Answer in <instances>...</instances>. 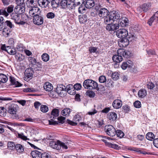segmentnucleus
I'll list each match as a JSON object with an SVG mask.
<instances>
[{
	"mask_svg": "<svg viewBox=\"0 0 158 158\" xmlns=\"http://www.w3.org/2000/svg\"><path fill=\"white\" fill-rule=\"evenodd\" d=\"M108 11L105 8L101 9L99 11L98 15L102 18H104V22L106 23H113L115 20L118 19L120 18L119 14L115 12L110 13L109 15Z\"/></svg>",
	"mask_w": 158,
	"mask_h": 158,
	"instance_id": "f257e3e1",
	"label": "nucleus"
},
{
	"mask_svg": "<svg viewBox=\"0 0 158 158\" xmlns=\"http://www.w3.org/2000/svg\"><path fill=\"white\" fill-rule=\"evenodd\" d=\"M117 54L118 55H114L113 56L112 59L115 62L119 63L123 60V56L127 58L130 56L131 52L123 49L120 48L118 50Z\"/></svg>",
	"mask_w": 158,
	"mask_h": 158,
	"instance_id": "f03ea898",
	"label": "nucleus"
},
{
	"mask_svg": "<svg viewBox=\"0 0 158 158\" xmlns=\"http://www.w3.org/2000/svg\"><path fill=\"white\" fill-rule=\"evenodd\" d=\"M98 83L94 81L91 79H87L84 81L83 86L86 89H94L98 87Z\"/></svg>",
	"mask_w": 158,
	"mask_h": 158,
	"instance_id": "7ed1b4c3",
	"label": "nucleus"
},
{
	"mask_svg": "<svg viewBox=\"0 0 158 158\" xmlns=\"http://www.w3.org/2000/svg\"><path fill=\"white\" fill-rule=\"evenodd\" d=\"M59 115V110L57 109H53L51 113V116L50 117L51 120H49V123L51 125H55L57 124V122L54 121Z\"/></svg>",
	"mask_w": 158,
	"mask_h": 158,
	"instance_id": "20e7f679",
	"label": "nucleus"
},
{
	"mask_svg": "<svg viewBox=\"0 0 158 158\" xmlns=\"http://www.w3.org/2000/svg\"><path fill=\"white\" fill-rule=\"evenodd\" d=\"M105 130L106 133L110 136H113L116 135L115 129L111 125H106L105 127Z\"/></svg>",
	"mask_w": 158,
	"mask_h": 158,
	"instance_id": "39448f33",
	"label": "nucleus"
},
{
	"mask_svg": "<svg viewBox=\"0 0 158 158\" xmlns=\"http://www.w3.org/2000/svg\"><path fill=\"white\" fill-rule=\"evenodd\" d=\"M20 16V15L15 13H13L11 14V19L14 21L16 23L18 24L23 25L25 23L21 21Z\"/></svg>",
	"mask_w": 158,
	"mask_h": 158,
	"instance_id": "423d86ee",
	"label": "nucleus"
},
{
	"mask_svg": "<svg viewBox=\"0 0 158 158\" xmlns=\"http://www.w3.org/2000/svg\"><path fill=\"white\" fill-rule=\"evenodd\" d=\"M158 23V11L148 20L147 23L150 26L156 25Z\"/></svg>",
	"mask_w": 158,
	"mask_h": 158,
	"instance_id": "0eeeda50",
	"label": "nucleus"
},
{
	"mask_svg": "<svg viewBox=\"0 0 158 158\" xmlns=\"http://www.w3.org/2000/svg\"><path fill=\"white\" fill-rule=\"evenodd\" d=\"M41 12V10L39 8L37 7H33L32 6H31V7L29 10L30 15L33 17V16L40 15Z\"/></svg>",
	"mask_w": 158,
	"mask_h": 158,
	"instance_id": "6e6552de",
	"label": "nucleus"
},
{
	"mask_svg": "<svg viewBox=\"0 0 158 158\" xmlns=\"http://www.w3.org/2000/svg\"><path fill=\"white\" fill-rule=\"evenodd\" d=\"M116 34L118 37L120 38H128V31L125 29H122L118 30Z\"/></svg>",
	"mask_w": 158,
	"mask_h": 158,
	"instance_id": "1a4fd4ad",
	"label": "nucleus"
},
{
	"mask_svg": "<svg viewBox=\"0 0 158 158\" xmlns=\"http://www.w3.org/2000/svg\"><path fill=\"white\" fill-rule=\"evenodd\" d=\"M14 8V6L11 5L7 7V11L6 8L0 10V15H3L7 17L9 15L8 13H11L13 11Z\"/></svg>",
	"mask_w": 158,
	"mask_h": 158,
	"instance_id": "9d476101",
	"label": "nucleus"
},
{
	"mask_svg": "<svg viewBox=\"0 0 158 158\" xmlns=\"http://www.w3.org/2000/svg\"><path fill=\"white\" fill-rule=\"evenodd\" d=\"M33 22L35 25L38 26L40 25L43 23L44 18L42 16L40 15L33 16Z\"/></svg>",
	"mask_w": 158,
	"mask_h": 158,
	"instance_id": "9b49d317",
	"label": "nucleus"
},
{
	"mask_svg": "<svg viewBox=\"0 0 158 158\" xmlns=\"http://www.w3.org/2000/svg\"><path fill=\"white\" fill-rule=\"evenodd\" d=\"M112 23H106L107 25L106 26L107 30L109 31H114L118 29L119 27V25L118 23L112 24Z\"/></svg>",
	"mask_w": 158,
	"mask_h": 158,
	"instance_id": "f8f14e48",
	"label": "nucleus"
},
{
	"mask_svg": "<svg viewBox=\"0 0 158 158\" xmlns=\"http://www.w3.org/2000/svg\"><path fill=\"white\" fill-rule=\"evenodd\" d=\"M56 91L59 95L62 97L64 95V92L66 91L65 86L62 85H59L56 88Z\"/></svg>",
	"mask_w": 158,
	"mask_h": 158,
	"instance_id": "ddd939ff",
	"label": "nucleus"
},
{
	"mask_svg": "<svg viewBox=\"0 0 158 158\" xmlns=\"http://www.w3.org/2000/svg\"><path fill=\"white\" fill-rule=\"evenodd\" d=\"M118 23L119 26L120 25L122 27H123L128 25L129 20L127 18L124 17L119 19Z\"/></svg>",
	"mask_w": 158,
	"mask_h": 158,
	"instance_id": "4468645a",
	"label": "nucleus"
},
{
	"mask_svg": "<svg viewBox=\"0 0 158 158\" xmlns=\"http://www.w3.org/2000/svg\"><path fill=\"white\" fill-rule=\"evenodd\" d=\"M120 40L118 42V46L121 48L125 47L127 46L129 44V41L128 38H121Z\"/></svg>",
	"mask_w": 158,
	"mask_h": 158,
	"instance_id": "2eb2a0df",
	"label": "nucleus"
},
{
	"mask_svg": "<svg viewBox=\"0 0 158 158\" xmlns=\"http://www.w3.org/2000/svg\"><path fill=\"white\" fill-rule=\"evenodd\" d=\"M17 106L14 104H12L8 105V111L11 114H15L17 111Z\"/></svg>",
	"mask_w": 158,
	"mask_h": 158,
	"instance_id": "dca6fc26",
	"label": "nucleus"
},
{
	"mask_svg": "<svg viewBox=\"0 0 158 158\" xmlns=\"http://www.w3.org/2000/svg\"><path fill=\"white\" fill-rule=\"evenodd\" d=\"M60 142V141L59 140L51 141L50 142L49 145L53 149L57 150H60V146L59 145Z\"/></svg>",
	"mask_w": 158,
	"mask_h": 158,
	"instance_id": "f3484780",
	"label": "nucleus"
},
{
	"mask_svg": "<svg viewBox=\"0 0 158 158\" xmlns=\"http://www.w3.org/2000/svg\"><path fill=\"white\" fill-rule=\"evenodd\" d=\"M25 8L23 6H21L20 5H17L14 9V11L20 15L23 13L25 10Z\"/></svg>",
	"mask_w": 158,
	"mask_h": 158,
	"instance_id": "a211bd4d",
	"label": "nucleus"
},
{
	"mask_svg": "<svg viewBox=\"0 0 158 158\" xmlns=\"http://www.w3.org/2000/svg\"><path fill=\"white\" fill-rule=\"evenodd\" d=\"M31 156L33 158H42L43 153L37 150H35L31 152Z\"/></svg>",
	"mask_w": 158,
	"mask_h": 158,
	"instance_id": "6ab92c4d",
	"label": "nucleus"
},
{
	"mask_svg": "<svg viewBox=\"0 0 158 158\" xmlns=\"http://www.w3.org/2000/svg\"><path fill=\"white\" fill-rule=\"evenodd\" d=\"M132 61L130 60L123 62L121 65V68L125 70L127 68L131 67L132 65Z\"/></svg>",
	"mask_w": 158,
	"mask_h": 158,
	"instance_id": "aec40b11",
	"label": "nucleus"
},
{
	"mask_svg": "<svg viewBox=\"0 0 158 158\" xmlns=\"http://www.w3.org/2000/svg\"><path fill=\"white\" fill-rule=\"evenodd\" d=\"M122 101L118 99L115 100L113 103V107L115 109H118L120 108L122 106Z\"/></svg>",
	"mask_w": 158,
	"mask_h": 158,
	"instance_id": "412c9836",
	"label": "nucleus"
},
{
	"mask_svg": "<svg viewBox=\"0 0 158 158\" xmlns=\"http://www.w3.org/2000/svg\"><path fill=\"white\" fill-rule=\"evenodd\" d=\"M38 3L40 6L45 8L48 6L49 3L47 0H38Z\"/></svg>",
	"mask_w": 158,
	"mask_h": 158,
	"instance_id": "4be33fe9",
	"label": "nucleus"
},
{
	"mask_svg": "<svg viewBox=\"0 0 158 158\" xmlns=\"http://www.w3.org/2000/svg\"><path fill=\"white\" fill-rule=\"evenodd\" d=\"M85 6L88 8H90L94 6V2L93 0H85Z\"/></svg>",
	"mask_w": 158,
	"mask_h": 158,
	"instance_id": "5701e85b",
	"label": "nucleus"
},
{
	"mask_svg": "<svg viewBox=\"0 0 158 158\" xmlns=\"http://www.w3.org/2000/svg\"><path fill=\"white\" fill-rule=\"evenodd\" d=\"M44 88L46 91L49 92L52 90L53 87L52 85L50 83L46 82L44 85Z\"/></svg>",
	"mask_w": 158,
	"mask_h": 158,
	"instance_id": "b1692460",
	"label": "nucleus"
},
{
	"mask_svg": "<svg viewBox=\"0 0 158 158\" xmlns=\"http://www.w3.org/2000/svg\"><path fill=\"white\" fill-rule=\"evenodd\" d=\"M10 30L7 28H5L3 29L2 34L3 36L5 37H8L10 36Z\"/></svg>",
	"mask_w": 158,
	"mask_h": 158,
	"instance_id": "393cba45",
	"label": "nucleus"
},
{
	"mask_svg": "<svg viewBox=\"0 0 158 158\" xmlns=\"http://www.w3.org/2000/svg\"><path fill=\"white\" fill-rule=\"evenodd\" d=\"M117 116L116 114L114 112H110L108 114V119L111 121H114L117 118Z\"/></svg>",
	"mask_w": 158,
	"mask_h": 158,
	"instance_id": "a878e982",
	"label": "nucleus"
},
{
	"mask_svg": "<svg viewBox=\"0 0 158 158\" xmlns=\"http://www.w3.org/2000/svg\"><path fill=\"white\" fill-rule=\"evenodd\" d=\"M151 6V4L150 3H148L144 4L142 6V10L144 12H146L150 9Z\"/></svg>",
	"mask_w": 158,
	"mask_h": 158,
	"instance_id": "bb28decb",
	"label": "nucleus"
},
{
	"mask_svg": "<svg viewBox=\"0 0 158 158\" xmlns=\"http://www.w3.org/2000/svg\"><path fill=\"white\" fill-rule=\"evenodd\" d=\"M138 96L141 98H143L147 95V91L144 89L140 90L138 93Z\"/></svg>",
	"mask_w": 158,
	"mask_h": 158,
	"instance_id": "cd10ccee",
	"label": "nucleus"
},
{
	"mask_svg": "<svg viewBox=\"0 0 158 158\" xmlns=\"http://www.w3.org/2000/svg\"><path fill=\"white\" fill-rule=\"evenodd\" d=\"M10 81L12 85H15L16 87H19L21 85V84L18 81H16L15 78L13 77H10Z\"/></svg>",
	"mask_w": 158,
	"mask_h": 158,
	"instance_id": "c85d7f7f",
	"label": "nucleus"
},
{
	"mask_svg": "<svg viewBox=\"0 0 158 158\" xmlns=\"http://www.w3.org/2000/svg\"><path fill=\"white\" fill-rule=\"evenodd\" d=\"M155 138L154 135L152 132H148L146 135V138L149 140L154 141Z\"/></svg>",
	"mask_w": 158,
	"mask_h": 158,
	"instance_id": "c756f323",
	"label": "nucleus"
},
{
	"mask_svg": "<svg viewBox=\"0 0 158 158\" xmlns=\"http://www.w3.org/2000/svg\"><path fill=\"white\" fill-rule=\"evenodd\" d=\"M79 20L81 23H85L87 21V16L85 15L80 16L79 17Z\"/></svg>",
	"mask_w": 158,
	"mask_h": 158,
	"instance_id": "7c9ffc66",
	"label": "nucleus"
},
{
	"mask_svg": "<svg viewBox=\"0 0 158 158\" xmlns=\"http://www.w3.org/2000/svg\"><path fill=\"white\" fill-rule=\"evenodd\" d=\"M15 147V148L16 149V150L19 153H21L24 151L23 147L20 144H16Z\"/></svg>",
	"mask_w": 158,
	"mask_h": 158,
	"instance_id": "2f4dec72",
	"label": "nucleus"
},
{
	"mask_svg": "<svg viewBox=\"0 0 158 158\" xmlns=\"http://www.w3.org/2000/svg\"><path fill=\"white\" fill-rule=\"evenodd\" d=\"M59 145L60 146V149L62 147L63 148L66 149L70 146L69 143L68 142L64 143L60 141Z\"/></svg>",
	"mask_w": 158,
	"mask_h": 158,
	"instance_id": "473e14b6",
	"label": "nucleus"
},
{
	"mask_svg": "<svg viewBox=\"0 0 158 158\" xmlns=\"http://www.w3.org/2000/svg\"><path fill=\"white\" fill-rule=\"evenodd\" d=\"M8 80L7 77L5 74L0 73V82L2 83L6 82Z\"/></svg>",
	"mask_w": 158,
	"mask_h": 158,
	"instance_id": "72a5a7b5",
	"label": "nucleus"
},
{
	"mask_svg": "<svg viewBox=\"0 0 158 158\" xmlns=\"http://www.w3.org/2000/svg\"><path fill=\"white\" fill-rule=\"evenodd\" d=\"M71 112V110L69 108H65L62 110L61 114L65 116H69Z\"/></svg>",
	"mask_w": 158,
	"mask_h": 158,
	"instance_id": "f704fd0d",
	"label": "nucleus"
},
{
	"mask_svg": "<svg viewBox=\"0 0 158 158\" xmlns=\"http://www.w3.org/2000/svg\"><path fill=\"white\" fill-rule=\"evenodd\" d=\"M28 60L30 64H31L32 65H35L37 63L36 60L35 58L34 57H29Z\"/></svg>",
	"mask_w": 158,
	"mask_h": 158,
	"instance_id": "c9c22d12",
	"label": "nucleus"
},
{
	"mask_svg": "<svg viewBox=\"0 0 158 158\" xmlns=\"http://www.w3.org/2000/svg\"><path fill=\"white\" fill-rule=\"evenodd\" d=\"M60 5L62 8L64 9L67 7V0H60Z\"/></svg>",
	"mask_w": 158,
	"mask_h": 158,
	"instance_id": "e433bc0d",
	"label": "nucleus"
},
{
	"mask_svg": "<svg viewBox=\"0 0 158 158\" xmlns=\"http://www.w3.org/2000/svg\"><path fill=\"white\" fill-rule=\"evenodd\" d=\"M43 60L45 62H47L49 60V56L47 53H44L41 56Z\"/></svg>",
	"mask_w": 158,
	"mask_h": 158,
	"instance_id": "4c0bfd02",
	"label": "nucleus"
},
{
	"mask_svg": "<svg viewBox=\"0 0 158 158\" xmlns=\"http://www.w3.org/2000/svg\"><path fill=\"white\" fill-rule=\"evenodd\" d=\"M102 138L104 139H102V141L106 143V145H107L109 147V144L110 143L109 142H108L106 140V139H107L108 140H110V139L112 140V138H111L109 137H107L106 136H103Z\"/></svg>",
	"mask_w": 158,
	"mask_h": 158,
	"instance_id": "58836bf2",
	"label": "nucleus"
},
{
	"mask_svg": "<svg viewBox=\"0 0 158 158\" xmlns=\"http://www.w3.org/2000/svg\"><path fill=\"white\" fill-rule=\"evenodd\" d=\"M116 134L117 136L120 138L123 137L124 135L123 132L122 131L119 130L116 131Z\"/></svg>",
	"mask_w": 158,
	"mask_h": 158,
	"instance_id": "ea45409f",
	"label": "nucleus"
},
{
	"mask_svg": "<svg viewBox=\"0 0 158 158\" xmlns=\"http://www.w3.org/2000/svg\"><path fill=\"white\" fill-rule=\"evenodd\" d=\"M40 110L43 112L46 113L48 110V108L47 106L44 105H42L40 106Z\"/></svg>",
	"mask_w": 158,
	"mask_h": 158,
	"instance_id": "a19ab883",
	"label": "nucleus"
},
{
	"mask_svg": "<svg viewBox=\"0 0 158 158\" xmlns=\"http://www.w3.org/2000/svg\"><path fill=\"white\" fill-rule=\"evenodd\" d=\"M98 80L101 83H104L106 82V78L105 76L102 75L99 77Z\"/></svg>",
	"mask_w": 158,
	"mask_h": 158,
	"instance_id": "79ce46f5",
	"label": "nucleus"
},
{
	"mask_svg": "<svg viewBox=\"0 0 158 158\" xmlns=\"http://www.w3.org/2000/svg\"><path fill=\"white\" fill-rule=\"evenodd\" d=\"M86 94L90 98H93L94 97L95 93L92 90H88L86 92Z\"/></svg>",
	"mask_w": 158,
	"mask_h": 158,
	"instance_id": "37998d69",
	"label": "nucleus"
},
{
	"mask_svg": "<svg viewBox=\"0 0 158 158\" xmlns=\"http://www.w3.org/2000/svg\"><path fill=\"white\" fill-rule=\"evenodd\" d=\"M127 149L129 150L134 151L137 152L141 153V151L140 150V149L139 148L130 147H129Z\"/></svg>",
	"mask_w": 158,
	"mask_h": 158,
	"instance_id": "c03bdc74",
	"label": "nucleus"
},
{
	"mask_svg": "<svg viewBox=\"0 0 158 158\" xmlns=\"http://www.w3.org/2000/svg\"><path fill=\"white\" fill-rule=\"evenodd\" d=\"M119 75L118 72H114L112 73V77L114 80H116L119 78Z\"/></svg>",
	"mask_w": 158,
	"mask_h": 158,
	"instance_id": "a18cd8bd",
	"label": "nucleus"
},
{
	"mask_svg": "<svg viewBox=\"0 0 158 158\" xmlns=\"http://www.w3.org/2000/svg\"><path fill=\"white\" fill-rule=\"evenodd\" d=\"M15 146L14 143L10 142L8 143L7 146L9 149L12 150L15 148Z\"/></svg>",
	"mask_w": 158,
	"mask_h": 158,
	"instance_id": "49530a36",
	"label": "nucleus"
},
{
	"mask_svg": "<svg viewBox=\"0 0 158 158\" xmlns=\"http://www.w3.org/2000/svg\"><path fill=\"white\" fill-rule=\"evenodd\" d=\"M55 14L52 12H48L46 15L47 17L49 19H52L55 17Z\"/></svg>",
	"mask_w": 158,
	"mask_h": 158,
	"instance_id": "de8ad7c7",
	"label": "nucleus"
},
{
	"mask_svg": "<svg viewBox=\"0 0 158 158\" xmlns=\"http://www.w3.org/2000/svg\"><path fill=\"white\" fill-rule=\"evenodd\" d=\"M6 115V109L3 107H0V116H4Z\"/></svg>",
	"mask_w": 158,
	"mask_h": 158,
	"instance_id": "09e8293b",
	"label": "nucleus"
},
{
	"mask_svg": "<svg viewBox=\"0 0 158 158\" xmlns=\"http://www.w3.org/2000/svg\"><path fill=\"white\" fill-rule=\"evenodd\" d=\"M18 50L20 51H23L24 49V47L22 44H18L16 47Z\"/></svg>",
	"mask_w": 158,
	"mask_h": 158,
	"instance_id": "8fccbe9b",
	"label": "nucleus"
},
{
	"mask_svg": "<svg viewBox=\"0 0 158 158\" xmlns=\"http://www.w3.org/2000/svg\"><path fill=\"white\" fill-rule=\"evenodd\" d=\"M137 39V38L134 35L131 34L128 37V39L129 41H131L132 40H135Z\"/></svg>",
	"mask_w": 158,
	"mask_h": 158,
	"instance_id": "3c124183",
	"label": "nucleus"
},
{
	"mask_svg": "<svg viewBox=\"0 0 158 158\" xmlns=\"http://www.w3.org/2000/svg\"><path fill=\"white\" fill-rule=\"evenodd\" d=\"M81 85L78 83H77L74 85L73 86V87L75 90H80L81 88Z\"/></svg>",
	"mask_w": 158,
	"mask_h": 158,
	"instance_id": "603ef678",
	"label": "nucleus"
},
{
	"mask_svg": "<svg viewBox=\"0 0 158 158\" xmlns=\"http://www.w3.org/2000/svg\"><path fill=\"white\" fill-rule=\"evenodd\" d=\"M109 147L117 150H118L120 148V147H119L117 145L115 144H113L111 143H110L109 144Z\"/></svg>",
	"mask_w": 158,
	"mask_h": 158,
	"instance_id": "864d4df0",
	"label": "nucleus"
},
{
	"mask_svg": "<svg viewBox=\"0 0 158 158\" xmlns=\"http://www.w3.org/2000/svg\"><path fill=\"white\" fill-rule=\"evenodd\" d=\"M134 105L136 108H139L141 106V102L139 101H137L134 103Z\"/></svg>",
	"mask_w": 158,
	"mask_h": 158,
	"instance_id": "5fc2aeb1",
	"label": "nucleus"
},
{
	"mask_svg": "<svg viewBox=\"0 0 158 158\" xmlns=\"http://www.w3.org/2000/svg\"><path fill=\"white\" fill-rule=\"evenodd\" d=\"M74 120L76 122H79L81 119V118L79 115L77 114L74 118Z\"/></svg>",
	"mask_w": 158,
	"mask_h": 158,
	"instance_id": "6e6d98bb",
	"label": "nucleus"
},
{
	"mask_svg": "<svg viewBox=\"0 0 158 158\" xmlns=\"http://www.w3.org/2000/svg\"><path fill=\"white\" fill-rule=\"evenodd\" d=\"M51 2V5L52 7L53 8H56L58 6V4L55 1H52Z\"/></svg>",
	"mask_w": 158,
	"mask_h": 158,
	"instance_id": "4d7b16f0",
	"label": "nucleus"
},
{
	"mask_svg": "<svg viewBox=\"0 0 158 158\" xmlns=\"http://www.w3.org/2000/svg\"><path fill=\"white\" fill-rule=\"evenodd\" d=\"M16 58L17 59V60L19 61L23 60L24 59V57L22 54L19 55L18 56H16Z\"/></svg>",
	"mask_w": 158,
	"mask_h": 158,
	"instance_id": "13d9d810",
	"label": "nucleus"
},
{
	"mask_svg": "<svg viewBox=\"0 0 158 158\" xmlns=\"http://www.w3.org/2000/svg\"><path fill=\"white\" fill-rule=\"evenodd\" d=\"M65 119V117L62 116L59 117L57 118V119L59 121L60 123H64Z\"/></svg>",
	"mask_w": 158,
	"mask_h": 158,
	"instance_id": "bf43d9fd",
	"label": "nucleus"
},
{
	"mask_svg": "<svg viewBox=\"0 0 158 158\" xmlns=\"http://www.w3.org/2000/svg\"><path fill=\"white\" fill-rule=\"evenodd\" d=\"M148 88L150 89H152L155 87V85L152 82L149 83L147 85Z\"/></svg>",
	"mask_w": 158,
	"mask_h": 158,
	"instance_id": "052dcab7",
	"label": "nucleus"
},
{
	"mask_svg": "<svg viewBox=\"0 0 158 158\" xmlns=\"http://www.w3.org/2000/svg\"><path fill=\"white\" fill-rule=\"evenodd\" d=\"M23 91L24 92H34L35 91V90L33 88H27L24 89Z\"/></svg>",
	"mask_w": 158,
	"mask_h": 158,
	"instance_id": "680f3d73",
	"label": "nucleus"
},
{
	"mask_svg": "<svg viewBox=\"0 0 158 158\" xmlns=\"http://www.w3.org/2000/svg\"><path fill=\"white\" fill-rule=\"evenodd\" d=\"M66 89H67V91L71 90L72 89H74L73 86L72 85H69L66 86Z\"/></svg>",
	"mask_w": 158,
	"mask_h": 158,
	"instance_id": "e2e57ef3",
	"label": "nucleus"
},
{
	"mask_svg": "<svg viewBox=\"0 0 158 158\" xmlns=\"http://www.w3.org/2000/svg\"><path fill=\"white\" fill-rule=\"evenodd\" d=\"M42 158H50V156L49 154L46 152H43Z\"/></svg>",
	"mask_w": 158,
	"mask_h": 158,
	"instance_id": "0e129e2a",
	"label": "nucleus"
},
{
	"mask_svg": "<svg viewBox=\"0 0 158 158\" xmlns=\"http://www.w3.org/2000/svg\"><path fill=\"white\" fill-rule=\"evenodd\" d=\"M7 26H8L10 28H12L13 27V25L12 23L10 21L7 20L5 22Z\"/></svg>",
	"mask_w": 158,
	"mask_h": 158,
	"instance_id": "69168bd1",
	"label": "nucleus"
},
{
	"mask_svg": "<svg viewBox=\"0 0 158 158\" xmlns=\"http://www.w3.org/2000/svg\"><path fill=\"white\" fill-rule=\"evenodd\" d=\"M85 10V9L83 6H81L78 8V12L80 13H84L83 11Z\"/></svg>",
	"mask_w": 158,
	"mask_h": 158,
	"instance_id": "338daca9",
	"label": "nucleus"
},
{
	"mask_svg": "<svg viewBox=\"0 0 158 158\" xmlns=\"http://www.w3.org/2000/svg\"><path fill=\"white\" fill-rule=\"evenodd\" d=\"M153 144L155 147L158 148V138L155 139L154 140Z\"/></svg>",
	"mask_w": 158,
	"mask_h": 158,
	"instance_id": "774afa93",
	"label": "nucleus"
}]
</instances>
